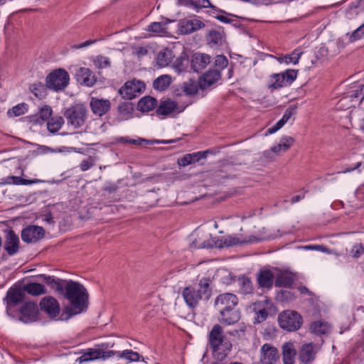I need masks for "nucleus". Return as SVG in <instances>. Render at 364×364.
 Masks as SVG:
<instances>
[{
    "label": "nucleus",
    "instance_id": "nucleus-1",
    "mask_svg": "<svg viewBox=\"0 0 364 364\" xmlns=\"http://www.w3.org/2000/svg\"><path fill=\"white\" fill-rule=\"evenodd\" d=\"M208 340L213 356L218 360H225L231 351L232 345L220 324H215L212 327L208 333Z\"/></svg>",
    "mask_w": 364,
    "mask_h": 364
},
{
    "label": "nucleus",
    "instance_id": "nucleus-2",
    "mask_svg": "<svg viewBox=\"0 0 364 364\" xmlns=\"http://www.w3.org/2000/svg\"><path fill=\"white\" fill-rule=\"evenodd\" d=\"M65 282L64 291L65 296L69 300L72 306V314L81 313L87 307L88 294L86 289L80 283L73 281H64Z\"/></svg>",
    "mask_w": 364,
    "mask_h": 364
},
{
    "label": "nucleus",
    "instance_id": "nucleus-3",
    "mask_svg": "<svg viewBox=\"0 0 364 364\" xmlns=\"http://www.w3.org/2000/svg\"><path fill=\"white\" fill-rule=\"evenodd\" d=\"M209 278H202L195 286L189 285L182 290V296L190 308L196 307L202 299L208 300L211 295Z\"/></svg>",
    "mask_w": 364,
    "mask_h": 364
},
{
    "label": "nucleus",
    "instance_id": "nucleus-4",
    "mask_svg": "<svg viewBox=\"0 0 364 364\" xmlns=\"http://www.w3.org/2000/svg\"><path fill=\"white\" fill-rule=\"evenodd\" d=\"M298 70L288 69L269 76L267 86L271 91L290 85L297 77Z\"/></svg>",
    "mask_w": 364,
    "mask_h": 364
},
{
    "label": "nucleus",
    "instance_id": "nucleus-5",
    "mask_svg": "<svg viewBox=\"0 0 364 364\" xmlns=\"http://www.w3.org/2000/svg\"><path fill=\"white\" fill-rule=\"evenodd\" d=\"M69 81L68 73L63 68H58L53 70L47 75L46 85L49 90L60 92L68 87Z\"/></svg>",
    "mask_w": 364,
    "mask_h": 364
},
{
    "label": "nucleus",
    "instance_id": "nucleus-6",
    "mask_svg": "<svg viewBox=\"0 0 364 364\" xmlns=\"http://www.w3.org/2000/svg\"><path fill=\"white\" fill-rule=\"evenodd\" d=\"M87 109L82 104H75L68 107L64 112L68 124L75 128L82 127L86 121Z\"/></svg>",
    "mask_w": 364,
    "mask_h": 364
},
{
    "label": "nucleus",
    "instance_id": "nucleus-7",
    "mask_svg": "<svg viewBox=\"0 0 364 364\" xmlns=\"http://www.w3.org/2000/svg\"><path fill=\"white\" fill-rule=\"evenodd\" d=\"M279 326L288 331L298 330L302 323L301 316L296 311H285L278 317Z\"/></svg>",
    "mask_w": 364,
    "mask_h": 364
},
{
    "label": "nucleus",
    "instance_id": "nucleus-8",
    "mask_svg": "<svg viewBox=\"0 0 364 364\" xmlns=\"http://www.w3.org/2000/svg\"><path fill=\"white\" fill-rule=\"evenodd\" d=\"M257 241L258 240L252 235L245 237L242 235L240 236L228 235L218 238L215 241V246L218 248L230 247Z\"/></svg>",
    "mask_w": 364,
    "mask_h": 364
},
{
    "label": "nucleus",
    "instance_id": "nucleus-9",
    "mask_svg": "<svg viewBox=\"0 0 364 364\" xmlns=\"http://www.w3.org/2000/svg\"><path fill=\"white\" fill-rule=\"evenodd\" d=\"M145 89V84L137 80H132L125 82L119 90V93L127 100H132L140 95Z\"/></svg>",
    "mask_w": 364,
    "mask_h": 364
},
{
    "label": "nucleus",
    "instance_id": "nucleus-10",
    "mask_svg": "<svg viewBox=\"0 0 364 364\" xmlns=\"http://www.w3.org/2000/svg\"><path fill=\"white\" fill-rule=\"evenodd\" d=\"M44 235V229L37 225H28L21 231V239L26 243H35L42 239Z\"/></svg>",
    "mask_w": 364,
    "mask_h": 364
},
{
    "label": "nucleus",
    "instance_id": "nucleus-11",
    "mask_svg": "<svg viewBox=\"0 0 364 364\" xmlns=\"http://www.w3.org/2000/svg\"><path fill=\"white\" fill-rule=\"evenodd\" d=\"M237 304V297L236 295L230 293L220 294L215 301V305L219 311L235 308Z\"/></svg>",
    "mask_w": 364,
    "mask_h": 364
},
{
    "label": "nucleus",
    "instance_id": "nucleus-12",
    "mask_svg": "<svg viewBox=\"0 0 364 364\" xmlns=\"http://www.w3.org/2000/svg\"><path fill=\"white\" fill-rule=\"evenodd\" d=\"M279 358L277 348L269 343H264L260 349V362L262 364H274Z\"/></svg>",
    "mask_w": 364,
    "mask_h": 364
},
{
    "label": "nucleus",
    "instance_id": "nucleus-13",
    "mask_svg": "<svg viewBox=\"0 0 364 364\" xmlns=\"http://www.w3.org/2000/svg\"><path fill=\"white\" fill-rule=\"evenodd\" d=\"M90 106L95 115L102 117L109 112L111 102L107 99H100L92 97L90 101Z\"/></svg>",
    "mask_w": 364,
    "mask_h": 364
},
{
    "label": "nucleus",
    "instance_id": "nucleus-14",
    "mask_svg": "<svg viewBox=\"0 0 364 364\" xmlns=\"http://www.w3.org/2000/svg\"><path fill=\"white\" fill-rule=\"evenodd\" d=\"M274 310V306L268 300L260 301L255 303L254 311L257 316L255 320L257 323H262L265 321L269 312Z\"/></svg>",
    "mask_w": 364,
    "mask_h": 364
},
{
    "label": "nucleus",
    "instance_id": "nucleus-15",
    "mask_svg": "<svg viewBox=\"0 0 364 364\" xmlns=\"http://www.w3.org/2000/svg\"><path fill=\"white\" fill-rule=\"evenodd\" d=\"M317 352L316 345L312 343H304L299 350V359L303 363H311L314 360Z\"/></svg>",
    "mask_w": 364,
    "mask_h": 364
},
{
    "label": "nucleus",
    "instance_id": "nucleus-16",
    "mask_svg": "<svg viewBox=\"0 0 364 364\" xmlns=\"http://www.w3.org/2000/svg\"><path fill=\"white\" fill-rule=\"evenodd\" d=\"M38 306L33 302H26L21 309L20 320L23 323H30L37 319Z\"/></svg>",
    "mask_w": 364,
    "mask_h": 364
},
{
    "label": "nucleus",
    "instance_id": "nucleus-17",
    "mask_svg": "<svg viewBox=\"0 0 364 364\" xmlns=\"http://www.w3.org/2000/svg\"><path fill=\"white\" fill-rule=\"evenodd\" d=\"M41 309L50 318L56 317L60 313V305L58 301L52 296H46L40 303Z\"/></svg>",
    "mask_w": 364,
    "mask_h": 364
},
{
    "label": "nucleus",
    "instance_id": "nucleus-18",
    "mask_svg": "<svg viewBox=\"0 0 364 364\" xmlns=\"http://www.w3.org/2000/svg\"><path fill=\"white\" fill-rule=\"evenodd\" d=\"M211 62V57L205 53H196L191 57V66L194 72L199 73L204 70Z\"/></svg>",
    "mask_w": 364,
    "mask_h": 364
},
{
    "label": "nucleus",
    "instance_id": "nucleus-19",
    "mask_svg": "<svg viewBox=\"0 0 364 364\" xmlns=\"http://www.w3.org/2000/svg\"><path fill=\"white\" fill-rule=\"evenodd\" d=\"M204 26V23L198 19H184L181 21L178 24L179 31L182 34L186 35L196 31Z\"/></svg>",
    "mask_w": 364,
    "mask_h": 364
},
{
    "label": "nucleus",
    "instance_id": "nucleus-20",
    "mask_svg": "<svg viewBox=\"0 0 364 364\" xmlns=\"http://www.w3.org/2000/svg\"><path fill=\"white\" fill-rule=\"evenodd\" d=\"M220 77L221 73L219 70H209L200 77L199 86L204 90L218 81Z\"/></svg>",
    "mask_w": 364,
    "mask_h": 364
},
{
    "label": "nucleus",
    "instance_id": "nucleus-21",
    "mask_svg": "<svg viewBox=\"0 0 364 364\" xmlns=\"http://www.w3.org/2000/svg\"><path fill=\"white\" fill-rule=\"evenodd\" d=\"M40 281L45 282L52 289L55 290L60 294L64 292V287L65 282V280L56 279L55 277L49 276L46 274H40L38 276Z\"/></svg>",
    "mask_w": 364,
    "mask_h": 364
},
{
    "label": "nucleus",
    "instance_id": "nucleus-22",
    "mask_svg": "<svg viewBox=\"0 0 364 364\" xmlns=\"http://www.w3.org/2000/svg\"><path fill=\"white\" fill-rule=\"evenodd\" d=\"M296 355L297 350L293 342H287L283 344L282 360L284 364H294Z\"/></svg>",
    "mask_w": 364,
    "mask_h": 364
},
{
    "label": "nucleus",
    "instance_id": "nucleus-23",
    "mask_svg": "<svg viewBox=\"0 0 364 364\" xmlns=\"http://www.w3.org/2000/svg\"><path fill=\"white\" fill-rule=\"evenodd\" d=\"M76 76L77 81L80 84L87 87H92L96 82L92 71L87 68H80L77 71Z\"/></svg>",
    "mask_w": 364,
    "mask_h": 364
},
{
    "label": "nucleus",
    "instance_id": "nucleus-24",
    "mask_svg": "<svg viewBox=\"0 0 364 364\" xmlns=\"http://www.w3.org/2000/svg\"><path fill=\"white\" fill-rule=\"evenodd\" d=\"M220 321L225 325H232L237 323L240 318V313L235 308L220 311Z\"/></svg>",
    "mask_w": 364,
    "mask_h": 364
},
{
    "label": "nucleus",
    "instance_id": "nucleus-25",
    "mask_svg": "<svg viewBox=\"0 0 364 364\" xmlns=\"http://www.w3.org/2000/svg\"><path fill=\"white\" fill-rule=\"evenodd\" d=\"M181 109H179L178 104L176 102L172 101L171 100H167L161 102L159 106L158 107L156 111V113L158 115L167 116L175 112H181Z\"/></svg>",
    "mask_w": 364,
    "mask_h": 364
},
{
    "label": "nucleus",
    "instance_id": "nucleus-26",
    "mask_svg": "<svg viewBox=\"0 0 364 364\" xmlns=\"http://www.w3.org/2000/svg\"><path fill=\"white\" fill-rule=\"evenodd\" d=\"M25 296V291L21 289H14L11 288L7 292V299H8V306L13 305L15 306L19 303H21Z\"/></svg>",
    "mask_w": 364,
    "mask_h": 364
},
{
    "label": "nucleus",
    "instance_id": "nucleus-27",
    "mask_svg": "<svg viewBox=\"0 0 364 364\" xmlns=\"http://www.w3.org/2000/svg\"><path fill=\"white\" fill-rule=\"evenodd\" d=\"M258 284L262 288L270 289L274 282V274L270 270H261L257 276Z\"/></svg>",
    "mask_w": 364,
    "mask_h": 364
},
{
    "label": "nucleus",
    "instance_id": "nucleus-28",
    "mask_svg": "<svg viewBox=\"0 0 364 364\" xmlns=\"http://www.w3.org/2000/svg\"><path fill=\"white\" fill-rule=\"evenodd\" d=\"M331 326L327 321L318 320L311 323L310 330L316 335L327 334L331 331Z\"/></svg>",
    "mask_w": 364,
    "mask_h": 364
},
{
    "label": "nucleus",
    "instance_id": "nucleus-29",
    "mask_svg": "<svg viewBox=\"0 0 364 364\" xmlns=\"http://www.w3.org/2000/svg\"><path fill=\"white\" fill-rule=\"evenodd\" d=\"M18 243V237L13 231H10L5 244V250L9 255H13L17 252Z\"/></svg>",
    "mask_w": 364,
    "mask_h": 364
},
{
    "label": "nucleus",
    "instance_id": "nucleus-30",
    "mask_svg": "<svg viewBox=\"0 0 364 364\" xmlns=\"http://www.w3.org/2000/svg\"><path fill=\"white\" fill-rule=\"evenodd\" d=\"M157 106V100L151 96L142 97L137 104L138 109L143 112H148L154 109Z\"/></svg>",
    "mask_w": 364,
    "mask_h": 364
},
{
    "label": "nucleus",
    "instance_id": "nucleus-31",
    "mask_svg": "<svg viewBox=\"0 0 364 364\" xmlns=\"http://www.w3.org/2000/svg\"><path fill=\"white\" fill-rule=\"evenodd\" d=\"M294 139L291 136H283L279 143L271 148V151L277 154L286 152L292 146Z\"/></svg>",
    "mask_w": 364,
    "mask_h": 364
},
{
    "label": "nucleus",
    "instance_id": "nucleus-32",
    "mask_svg": "<svg viewBox=\"0 0 364 364\" xmlns=\"http://www.w3.org/2000/svg\"><path fill=\"white\" fill-rule=\"evenodd\" d=\"M97 359H100V349L88 348L82 354L81 356L77 358L76 361L79 363H82Z\"/></svg>",
    "mask_w": 364,
    "mask_h": 364
},
{
    "label": "nucleus",
    "instance_id": "nucleus-33",
    "mask_svg": "<svg viewBox=\"0 0 364 364\" xmlns=\"http://www.w3.org/2000/svg\"><path fill=\"white\" fill-rule=\"evenodd\" d=\"M23 289L28 294L33 296H39L47 293L45 286L40 283L32 282L26 284Z\"/></svg>",
    "mask_w": 364,
    "mask_h": 364
},
{
    "label": "nucleus",
    "instance_id": "nucleus-34",
    "mask_svg": "<svg viewBox=\"0 0 364 364\" xmlns=\"http://www.w3.org/2000/svg\"><path fill=\"white\" fill-rule=\"evenodd\" d=\"M303 54L302 51H299V50L296 49L294 50L291 53L285 55L283 56L277 57V60L280 63H293L294 65L297 64L299 63V60Z\"/></svg>",
    "mask_w": 364,
    "mask_h": 364
},
{
    "label": "nucleus",
    "instance_id": "nucleus-35",
    "mask_svg": "<svg viewBox=\"0 0 364 364\" xmlns=\"http://www.w3.org/2000/svg\"><path fill=\"white\" fill-rule=\"evenodd\" d=\"M173 58L172 51L169 49L161 50L156 58V63L159 66L164 68L167 66Z\"/></svg>",
    "mask_w": 364,
    "mask_h": 364
},
{
    "label": "nucleus",
    "instance_id": "nucleus-36",
    "mask_svg": "<svg viewBox=\"0 0 364 364\" xmlns=\"http://www.w3.org/2000/svg\"><path fill=\"white\" fill-rule=\"evenodd\" d=\"M46 85H43L42 82H35L30 85V91L38 98L43 99L47 95Z\"/></svg>",
    "mask_w": 364,
    "mask_h": 364
},
{
    "label": "nucleus",
    "instance_id": "nucleus-37",
    "mask_svg": "<svg viewBox=\"0 0 364 364\" xmlns=\"http://www.w3.org/2000/svg\"><path fill=\"white\" fill-rule=\"evenodd\" d=\"M63 124L64 119L62 117H54L48 121L47 129L50 133L55 134L61 129Z\"/></svg>",
    "mask_w": 364,
    "mask_h": 364
},
{
    "label": "nucleus",
    "instance_id": "nucleus-38",
    "mask_svg": "<svg viewBox=\"0 0 364 364\" xmlns=\"http://www.w3.org/2000/svg\"><path fill=\"white\" fill-rule=\"evenodd\" d=\"M171 84V77L168 75H163L157 77L153 83V86L154 89L159 90V91H164L166 88L168 87V86Z\"/></svg>",
    "mask_w": 364,
    "mask_h": 364
},
{
    "label": "nucleus",
    "instance_id": "nucleus-39",
    "mask_svg": "<svg viewBox=\"0 0 364 364\" xmlns=\"http://www.w3.org/2000/svg\"><path fill=\"white\" fill-rule=\"evenodd\" d=\"M199 82H197L193 80H189L183 83L182 86V91L186 95L193 96L198 92Z\"/></svg>",
    "mask_w": 364,
    "mask_h": 364
},
{
    "label": "nucleus",
    "instance_id": "nucleus-40",
    "mask_svg": "<svg viewBox=\"0 0 364 364\" xmlns=\"http://www.w3.org/2000/svg\"><path fill=\"white\" fill-rule=\"evenodd\" d=\"M293 283L292 277L288 274L287 273H280L279 274L275 279V285L277 287H290Z\"/></svg>",
    "mask_w": 364,
    "mask_h": 364
},
{
    "label": "nucleus",
    "instance_id": "nucleus-41",
    "mask_svg": "<svg viewBox=\"0 0 364 364\" xmlns=\"http://www.w3.org/2000/svg\"><path fill=\"white\" fill-rule=\"evenodd\" d=\"M52 115V109L50 106L45 105L39 109L37 114L36 122L37 123H43L46 121H48Z\"/></svg>",
    "mask_w": 364,
    "mask_h": 364
},
{
    "label": "nucleus",
    "instance_id": "nucleus-42",
    "mask_svg": "<svg viewBox=\"0 0 364 364\" xmlns=\"http://www.w3.org/2000/svg\"><path fill=\"white\" fill-rule=\"evenodd\" d=\"M28 111V105L22 102L9 109L7 114L9 117H18L24 114Z\"/></svg>",
    "mask_w": 364,
    "mask_h": 364
},
{
    "label": "nucleus",
    "instance_id": "nucleus-43",
    "mask_svg": "<svg viewBox=\"0 0 364 364\" xmlns=\"http://www.w3.org/2000/svg\"><path fill=\"white\" fill-rule=\"evenodd\" d=\"M4 183L6 184H14V185H31L36 183L35 180H27L21 178L19 176H7L4 178Z\"/></svg>",
    "mask_w": 364,
    "mask_h": 364
},
{
    "label": "nucleus",
    "instance_id": "nucleus-44",
    "mask_svg": "<svg viewBox=\"0 0 364 364\" xmlns=\"http://www.w3.org/2000/svg\"><path fill=\"white\" fill-rule=\"evenodd\" d=\"M166 23L164 22H153L149 26L147 31L163 36L166 33Z\"/></svg>",
    "mask_w": 364,
    "mask_h": 364
},
{
    "label": "nucleus",
    "instance_id": "nucleus-45",
    "mask_svg": "<svg viewBox=\"0 0 364 364\" xmlns=\"http://www.w3.org/2000/svg\"><path fill=\"white\" fill-rule=\"evenodd\" d=\"M238 282L240 291L244 294H250L253 290L252 282L248 277H242L239 278Z\"/></svg>",
    "mask_w": 364,
    "mask_h": 364
},
{
    "label": "nucleus",
    "instance_id": "nucleus-46",
    "mask_svg": "<svg viewBox=\"0 0 364 364\" xmlns=\"http://www.w3.org/2000/svg\"><path fill=\"white\" fill-rule=\"evenodd\" d=\"M119 358L129 360V362H136L141 358V355L132 350H125L120 351L119 353Z\"/></svg>",
    "mask_w": 364,
    "mask_h": 364
},
{
    "label": "nucleus",
    "instance_id": "nucleus-47",
    "mask_svg": "<svg viewBox=\"0 0 364 364\" xmlns=\"http://www.w3.org/2000/svg\"><path fill=\"white\" fill-rule=\"evenodd\" d=\"M94 64L99 69L109 68L111 65L109 59L103 55H97L94 60Z\"/></svg>",
    "mask_w": 364,
    "mask_h": 364
},
{
    "label": "nucleus",
    "instance_id": "nucleus-48",
    "mask_svg": "<svg viewBox=\"0 0 364 364\" xmlns=\"http://www.w3.org/2000/svg\"><path fill=\"white\" fill-rule=\"evenodd\" d=\"M228 65V58L223 55H218L215 57L214 61L215 70H219L220 72L225 68Z\"/></svg>",
    "mask_w": 364,
    "mask_h": 364
},
{
    "label": "nucleus",
    "instance_id": "nucleus-49",
    "mask_svg": "<svg viewBox=\"0 0 364 364\" xmlns=\"http://www.w3.org/2000/svg\"><path fill=\"white\" fill-rule=\"evenodd\" d=\"M363 254L364 246L362 243H355L350 250V255L353 258H359Z\"/></svg>",
    "mask_w": 364,
    "mask_h": 364
},
{
    "label": "nucleus",
    "instance_id": "nucleus-50",
    "mask_svg": "<svg viewBox=\"0 0 364 364\" xmlns=\"http://www.w3.org/2000/svg\"><path fill=\"white\" fill-rule=\"evenodd\" d=\"M189 1L190 5L196 9L213 7L209 0H189Z\"/></svg>",
    "mask_w": 364,
    "mask_h": 364
},
{
    "label": "nucleus",
    "instance_id": "nucleus-51",
    "mask_svg": "<svg viewBox=\"0 0 364 364\" xmlns=\"http://www.w3.org/2000/svg\"><path fill=\"white\" fill-rule=\"evenodd\" d=\"M207 39L209 43L218 45L221 43L222 36L220 32L216 31H211L208 33Z\"/></svg>",
    "mask_w": 364,
    "mask_h": 364
},
{
    "label": "nucleus",
    "instance_id": "nucleus-52",
    "mask_svg": "<svg viewBox=\"0 0 364 364\" xmlns=\"http://www.w3.org/2000/svg\"><path fill=\"white\" fill-rule=\"evenodd\" d=\"M95 164V160L92 157H88L81 161L80 168L82 171H85L92 167Z\"/></svg>",
    "mask_w": 364,
    "mask_h": 364
},
{
    "label": "nucleus",
    "instance_id": "nucleus-53",
    "mask_svg": "<svg viewBox=\"0 0 364 364\" xmlns=\"http://www.w3.org/2000/svg\"><path fill=\"white\" fill-rule=\"evenodd\" d=\"M196 157L195 155H191V154H188L184 155L182 158H181L178 163L181 166H186L193 162H194L193 159Z\"/></svg>",
    "mask_w": 364,
    "mask_h": 364
},
{
    "label": "nucleus",
    "instance_id": "nucleus-54",
    "mask_svg": "<svg viewBox=\"0 0 364 364\" xmlns=\"http://www.w3.org/2000/svg\"><path fill=\"white\" fill-rule=\"evenodd\" d=\"M364 35V23L353 31L350 37L351 41H355L360 38Z\"/></svg>",
    "mask_w": 364,
    "mask_h": 364
},
{
    "label": "nucleus",
    "instance_id": "nucleus-55",
    "mask_svg": "<svg viewBox=\"0 0 364 364\" xmlns=\"http://www.w3.org/2000/svg\"><path fill=\"white\" fill-rule=\"evenodd\" d=\"M119 353L120 351H114V350H107L105 351L100 349V359L106 360L109 358L117 355L119 358Z\"/></svg>",
    "mask_w": 364,
    "mask_h": 364
},
{
    "label": "nucleus",
    "instance_id": "nucleus-56",
    "mask_svg": "<svg viewBox=\"0 0 364 364\" xmlns=\"http://www.w3.org/2000/svg\"><path fill=\"white\" fill-rule=\"evenodd\" d=\"M296 112V107H290L287 108L282 118V119L285 122V124L289 120L293 114Z\"/></svg>",
    "mask_w": 364,
    "mask_h": 364
},
{
    "label": "nucleus",
    "instance_id": "nucleus-57",
    "mask_svg": "<svg viewBox=\"0 0 364 364\" xmlns=\"http://www.w3.org/2000/svg\"><path fill=\"white\" fill-rule=\"evenodd\" d=\"M209 153H210V151L209 150H206V151H204L195 152V153H193V154H191L196 156V157L194 159H193L194 162H196V161H198L201 159L206 158L207 155Z\"/></svg>",
    "mask_w": 364,
    "mask_h": 364
},
{
    "label": "nucleus",
    "instance_id": "nucleus-58",
    "mask_svg": "<svg viewBox=\"0 0 364 364\" xmlns=\"http://www.w3.org/2000/svg\"><path fill=\"white\" fill-rule=\"evenodd\" d=\"M148 49L145 47H139L136 49L135 54L138 58H142L147 55Z\"/></svg>",
    "mask_w": 364,
    "mask_h": 364
},
{
    "label": "nucleus",
    "instance_id": "nucleus-59",
    "mask_svg": "<svg viewBox=\"0 0 364 364\" xmlns=\"http://www.w3.org/2000/svg\"><path fill=\"white\" fill-rule=\"evenodd\" d=\"M95 42H96V40H88L80 45L74 46L73 48H75V49H80V48H82L89 46L95 43Z\"/></svg>",
    "mask_w": 364,
    "mask_h": 364
},
{
    "label": "nucleus",
    "instance_id": "nucleus-60",
    "mask_svg": "<svg viewBox=\"0 0 364 364\" xmlns=\"http://www.w3.org/2000/svg\"><path fill=\"white\" fill-rule=\"evenodd\" d=\"M304 249H306V250H321V251H324V249H326L324 247L321 246V245H308V246H305L304 247Z\"/></svg>",
    "mask_w": 364,
    "mask_h": 364
},
{
    "label": "nucleus",
    "instance_id": "nucleus-61",
    "mask_svg": "<svg viewBox=\"0 0 364 364\" xmlns=\"http://www.w3.org/2000/svg\"><path fill=\"white\" fill-rule=\"evenodd\" d=\"M304 197H305L304 194L295 196L291 198V203H297V202L300 201L301 199L304 198Z\"/></svg>",
    "mask_w": 364,
    "mask_h": 364
},
{
    "label": "nucleus",
    "instance_id": "nucleus-62",
    "mask_svg": "<svg viewBox=\"0 0 364 364\" xmlns=\"http://www.w3.org/2000/svg\"><path fill=\"white\" fill-rule=\"evenodd\" d=\"M279 127H277L276 124L267 129V134H272L279 130Z\"/></svg>",
    "mask_w": 364,
    "mask_h": 364
},
{
    "label": "nucleus",
    "instance_id": "nucleus-63",
    "mask_svg": "<svg viewBox=\"0 0 364 364\" xmlns=\"http://www.w3.org/2000/svg\"><path fill=\"white\" fill-rule=\"evenodd\" d=\"M279 127H277L276 124L267 129V134H272L279 130Z\"/></svg>",
    "mask_w": 364,
    "mask_h": 364
},
{
    "label": "nucleus",
    "instance_id": "nucleus-64",
    "mask_svg": "<svg viewBox=\"0 0 364 364\" xmlns=\"http://www.w3.org/2000/svg\"><path fill=\"white\" fill-rule=\"evenodd\" d=\"M217 18L221 22H223V23H229L230 22V20L225 16H218L217 17Z\"/></svg>",
    "mask_w": 364,
    "mask_h": 364
}]
</instances>
